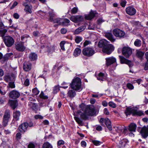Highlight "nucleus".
<instances>
[{"mask_svg":"<svg viewBox=\"0 0 148 148\" xmlns=\"http://www.w3.org/2000/svg\"><path fill=\"white\" fill-rule=\"evenodd\" d=\"M28 148H35V145L33 143H30L28 145Z\"/></svg>","mask_w":148,"mask_h":148,"instance_id":"nucleus-62","label":"nucleus"},{"mask_svg":"<svg viewBox=\"0 0 148 148\" xmlns=\"http://www.w3.org/2000/svg\"><path fill=\"white\" fill-rule=\"evenodd\" d=\"M21 115V112L20 111H14L13 113V117L16 120L19 119V118Z\"/></svg>","mask_w":148,"mask_h":148,"instance_id":"nucleus-25","label":"nucleus"},{"mask_svg":"<svg viewBox=\"0 0 148 148\" xmlns=\"http://www.w3.org/2000/svg\"><path fill=\"white\" fill-rule=\"evenodd\" d=\"M136 125L135 123H131L129 126L128 130L130 132H135L136 131Z\"/></svg>","mask_w":148,"mask_h":148,"instance_id":"nucleus-27","label":"nucleus"},{"mask_svg":"<svg viewBox=\"0 0 148 148\" xmlns=\"http://www.w3.org/2000/svg\"><path fill=\"white\" fill-rule=\"evenodd\" d=\"M104 74L102 72L100 73L97 77V79L98 80L103 81L104 79Z\"/></svg>","mask_w":148,"mask_h":148,"instance_id":"nucleus-43","label":"nucleus"},{"mask_svg":"<svg viewBox=\"0 0 148 148\" xmlns=\"http://www.w3.org/2000/svg\"><path fill=\"white\" fill-rule=\"evenodd\" d=\"M29 37V35L27 34H24L21 36V40L23 41L25 39Z\"/></svg>","mask_w":148,"mask_h":148,"instance_id":"nucleus-60","label":"nucleus"},{"mask_svg":"<svg viewBox=\"0 0 148 148\" xmlns=\"http://www.w3.org/2000/svg\"><path fill=\"white\" fill-rule=\"evenodd\" d=\"M121 62L122 64H125V62L127 59H126L124 57L122 56H119Z\"/></svg>","mask_w":148,"mask_h":148,"instance_id":"nucleus-48","label":"nucleus"},{"mask_svg":"<svg viewBox=\"0 0 148 148\" xmlns=\"http://www.w3.org/2000/svg\"><path fill=\"white\" fill-rule=\"evenodd\" d=\"M65 44V42L64 41H61L60 44V46L61 49L63 50H65V48L64 47V45Z\"/></svg>","mask_w":148,"mask_h":148,"instance_id":"nucleus-55","label":"nucleus"},{"mask_svg":"<svg viewBox=\"0 0 148 148\" xmlns=\"http://www.w3.org/2000/svg\"><path fill=\"white\" fill-rule=\"evenodd\" d=\"M82 53L84 56L90 57L94 54L95 51L92 47H86L83 49Z\"/></svg>","mask_w":148,"mask_h":148,"instance_id":"nucleus-5","label":"nucleus"},{"mask_svg":"<svg viewBox=\"0 0 148 148\" xmlns=\"http://www.w3.org/2000/svg\"><path fill=\"white\" fill-rule=\"evenodd\" d=\"M105 36L112 42H114L115 40V39L114 38L112 34L110 33H106L105 34Z\"/></svg>","mask_w":148,"mask_h":148,"instance_id":"nucleus-22","label":"nucleus"},{"mask_svg":"<svg viewBox=\"0 0 148 148\" xmlns=\"http://www.w3.org/2000/svg\"><path fill=\"white\" fill-rule=\"evenodd\" d=\"M95 110V108L92 106H88L85 109L87 115L91 116L95 115L96 112Z\"/></svg>","mask_w":148,"mask_h":148,"instance_id":"nucleus-11","label":"nucleus"},{"mask_svg":"<svg viewBox=\"0 0 148 148\" xmlns=\"http://www.w3.org/2000/svg\"><path fill=\"white\" fill-rule=\"evenodd\" d=\"M43 148H53L52 146L48 142L45 143L43 145Z\"/></svg>","mask_w":148,"mask_h":148,"instance_id":"nucleus-44","label":"nucleus"},{"mask_svg":"<svg viewBox=\"0 0 148 148\" xmlns=\"http://www.w3.org/2000/svg\"><path fill=\"white\" fill-rule=\"evenodd\" d=\"M64 144V142L62 140H59L57 143V146L58 148H60L62 145H63Z\"/></svg>","mask_w":148,"mask_h":148,"instance_id":"nucleus-50","label":"nucleus"},{"mask_svg":"<svg viewBox=\"0 0 148 148\" xmlns=\"http://www.w3.org/2000/svg\"><path fill=\"white\" fill-rule=\"evenodd\" d=\"M109 43V42L106 40L102 39L99 41L98 44V46L99 48L103 49Z\"/></svg>","mask_w":148,"mask_h":148,"instance_id":"nucleus-20","label":"nucleus"},{"mask_svg":"<svg viewBox=\"0 0 148 148\" xmlns=\"http://www.w3.org/2000/svg\"><path fill=\"white\" fill-rule=\"evenodd\" d=\"M82 40V38L79 36H76L75 37V41L77 43H79L81 42Z\"/></svg>","mask_w":148,"mask_h":148,"instance_id":"nucleus-46","label":"nucleus"},{"mask_svg":"<svg viewBox=\"0 0 148 148\" xmlns=\"http://www.w3.org/2000/svg\"><path fill=\"white\" fill-rule=\"evenodd\" d=\"M17 73L16 71H13L10 73V76L12 81H15L16 76Z\"/></svg>","mask_w":148,"mask_h":148,"instance_id":"nucleus-33","label":"nucleus"},{"mask_svg":"<svg viewBox=\"0 0 148 148\" xmlns=\"http://www.w3.org/2000/svg\"><path fill=\"white\" fill-rule=\"evenodd\" d=\"M49 14V21L50 22H52V20L54 19L53 17L55 16V14L53 10H51L48 12Z\"/></svg>","mask_w":148,"mask_h":148,"instance_id":"nucleus-28","label":"nucleus"},{"mask_svg":"<svg viewBox=\"0 0 148 148\" xmlns=\"http://www.w3.org/2000/svg\"><path fill=\"white\" fill-rule=\"evenodd\" d=\"M74 119L78 124L80 125L81 126L83 125L82 121L79 118L76 116H75L74 117Z\"/></svg>","mask_w":148,"mask_h":148,"instance_id":"nucleus-41","label":"nucleus"},{"mask_svg":"<svg viewBox=\"0 0 148 148\" xmlns=\"http://www.w3.org/2000/svg\"><path fill=\"white\" fill-rule=\"evenodd\" d=\"M29 106H30L33 110H36L37 109L38 105L37 103L30 102L28 103Z\"/></svg>","mask_w":148,"mask_h":148,"instance_id":"nucleus-30","label":"nucleus"},{"mask_svg":"<svg viewBox=\"0 0 148 148\" xmlns=\"http://www.w3.org/2000/svg\"><path fill=\"white\" fill-rule=\"evenodd\" d=\"M67 29L65 28H62L61 29V33L62 34H65L67 32Z\"/></svg>","mask_w":148,"mask_h":148,"instance_id":"nucleus-63","label":"nucleus"},{"mask_svg":"<svg viewBox=\"0 0 148 148\" xmlns=\"http://www.w3.org/2000/svg\"><path fill=\"white\" fill-rule=\"evenodd\" d=\"M109 106L113 108H115L116 107V104L113 102L110 101L109 103Z\"/></svg>","mask_w":148,"mask_h":148,"instance_id":"nucleus-58","label":"nucleus"},{"mask_svg":"<svg viewBox=\"0 0 148 148\" xmlns=\"http://www.w3.org/2000/svg\"><path fill=\"white\" fill-rule=\"evenodd\" d=\"M10 105L13 109H14L18 105L17 102L16 100L12 101L10 102Z\"/></svg>","mask_w":148,"mask_h":148,"instance_id":"nucleus-35","label":"nucleus"},{"mask_svg":"<svg viewBox=\"0 0 148 148\" xmlns=\"http://www.w3.org/2000/svg\"><path fill=\"white\" fill-rule=\"evenodd\" d=\"M10 117L11 113L10 110H6L3 116L2 122L4 127H5L7 126Z\"/></svg>","mask_w":148,"mask_h":148,"instance_id":"nucleus-3","label":"nucleus"},{"mask_svg":"<svg viewBox=\"0 0 148 148\" xmlns=\"http://www.w3.org/2000/svg\"><path fill=\"white\" fill-rule=\"evenodd\" d=\"M23 5L25 7L24 10L26 13L31 14L32 13V6L31 5H28L26 2L23 3Z\"/></svg>","mask_w":148,"mask_h":148,"instance_id":"nucleus-18","label":"nucleus"},{"mask_svg":"<svg viewBox=\"0 0 148 148\" xmlns=\"http://www.w3.org/2000/svg\"><path fill=\"white\" fill-rule=\"evenodd\" d=\"M59 90L60 89L59 86H55L53 88V94H56L59 92Z\"/></svg>","mask_w":148,"mask_h":148,"instance_id":"nucleus-47","label":"nucleus"},{"mask_svg":"<svg viewBox=\"0 0 148 148\" xmlns=\"http://www.w3.org/2000/svg\"><path fill=\"white\" fill-rule=\"evenodd\" d=\"M86 24H84L82 26H81L76 29L75 31L74 34H78L82 31H84L86 27Z\"/></svg>","mask_w":148,"mask_h":148,"instance_id":"nucleus-21","label":"nucleus"},{"mask_svg":"<svg viewBox=\"0 0 148 148\" xmlns=\"http://www.w3.org/2000/svg\"><path fill=\"white\" fill-rule=\"evenodd\" d=\"M15 81H12L8 83L7 87L8 88H14L15 87V85L14 84Z\"/></svg>","mask_w":148,"mask_h":148,"instance_id":"nucleus-39","label":"nucleus"},{"mask_svg":"<svg viewBox=\"0 0 148 148\" xmlns=\"http://www.w3.org/2000/svg\"><path fill=\"white\" fill-rule=\"evenodd\" d=\"M39 106L41 107H44L46 106V101H42L40 102L39 103Z\"/></svg>","mask_w":148,"mask_h":148,"instance_id":"nucleus-56","label":"nucleus"},{"mask_svg":"<svg viewBox=\"0 0 148 148\" xmlns=\"http://www.w3.org/2000/svg\"><path fill=\"white\" fill-rule=\"evenodd\" d=\"M125 64H127L130 67L132 66L133 65L131 61L128 60H127Z\"/></svg>","mask_w":148,"mask_h":148,"instance_id":"nucleus-57","label":"nucleus"},{"mask_svg":"<svg viewBox=\"0 0 148 148\" xmlns=\"http://www.w3.org/2000/svg\"><path fill=\"white\" fill-rule=\"evenodd\" d=\"M77 8L76 7H74L71 10V13L72 14H74L77 13Z\"/></svg>","mask_w":148,"mask_h":148,"instance_id":"nucleus-53","label":"nucleus"},{"mask_svg":"<svg viewBox=\"0 0 148 148\" xmlns=\"http://www.w3.org/2000/svg\"><path fill=\"white\" fill-rule=\"evenodd\" d=\"M32 92L33 94L32 96H34V95H38L40 91L36 88H35L32 89Z\"/></svg>","mask_w":148,"mask_h":148,"instance_id":"nucleus-45","label":"nucleus"},{"mask_svg":"<svg viewBox=\"0 0 148 148\" xmlns=\"http://www.w3.org/2000/svg\"><path fill=\"white\" fill-rule=\"evenodd\" d=\"M34 118L36 119H43V117L40 115H35L34 116Z\"/></svg>","mask_w":148,"mask_h":148,"instance_id":"nucleus-61","label":"nucleus"},{"mask_svg":"<svg viewBox=\"0 0 148 148\" xmlns=\"http://www.w3.org/2000/svg\"><path fill=\"white\" fill-rule=\"evenodd\" d=\"M92 142L96 146L100 145L102 143L101 142L97 140H92Z\"/></svg>","mask_w":148,"mask_h":148,"instance_id":"nucleus-49","label":"nucleus"},{"mask_svg":"<svg viewBox=\"0 0 148 148\" xmlns=\"http://www.w3.org/2000/svg\"><path fill=\"white\" fill-rule=\"evenodd\" d=\"M96 14V11L91 10L88 15L85 16V18L88 20H91L94 17Z\"/></svg>","mask_w":148,"mask_h":148,"instance_id":"nucleus-19","label":"nucleus"},{"mask_svg":"<svg viewBox=\"0 0 148 148\" xmlns=\"http://www.w3.org/2000/svg\"><path fill=\"white\" fill-rule=\"evenodd\" d=\"M15 47L16 50L21 52L24 51L26 49L24 42L22 41L16 42Z\"/></svg>","mask_w":148,"mask_h":148,"instance_id":"nucleus-8","label":"nucleus"},{"mask_svg":"<svg viewBox=\"0 0 148 148\" xmlns=\"http://www.w3.org/2000/svg\"><path fill=\"white\" fill-rule=\"evenodd\" d=\"M3 40L6 46L8 47H11L14 42V39L10 36H6L4 37Z\"/></svg>","mask_w":148,"mask_h":148,"instance_id":"nucleus-6","label":"nucleus"},{"mask_svg":"<svg viewBox=\"0 0 148 148\" xmlns=\"http://www.w3.org/2000/svg\"><path fill=\"white\" fill-rule=\"evenodd\" d=\"M134 44L136 47H140L141 45V41L140 40L137 39L134 41Z\"/></svg>","mask_w":148,"mask_h":148,"instance_id":"nucleus-38","label":"nucleus"},{"mask_svg":"<svg viewBox=\"0 0 148 148\" xmlns=\"http://www.w3.org/2000/svg\"><path fill=\"white\" fill-rule=\"evenodd\" d=\"M122 52L124 56L127 58H128L132 54V50L129 47H124L122 49Z\"/></svg>","mask_w":148,"mask_h":148,"instance_id":"nucleus-7","label":"nucleus"},{"mask_svg":"<svg viewBox=\"0 0 148 148\" xmlns=\"http://www.w3.org/2000/svg\"><path fill=\"white\" fill-rule=\"evenodd\" d=\"M55 45L50 46V47H47V52L48 54H51L54 52L55 50Z\"/></svg>","mask_w":148,"mask_h":148,"instance_id":"nucleus-32","label":"nucleus"},{"mask_svg":"<svg viewBox=\"0 0 148 148\" xmlns=\"http://www.w3.org/2000/svg\"><path fill=\"white\" fill-rule=\"evenodd\" d=\"M127 2L125 0H121L120 4L122 7H124L125 6Z\"/></svg>","mask_w":148,"mask_h":148,"instance_id":"nucleus-59","label":"nucleus"},{"mask_svg":"<svg viewBox=\"0 0 148 148\" xmlns=\"http://www.w3.org/2000/svg\"><path fill=\"white\" fill-rule=\"evenodd\" d=\"M40 97L42 99H46L48 98V97L47 95H45L43 91L41 92L39 95Z\"/></svg>","mask_w":148,"mask_h":148,"instance_id":"nucleus-40","label":"nucleus"},{"mask_svg":"<svg viewBox=\"0 0 148 148\" xmlns=\"http://www.w3.org/2000/svg\"><path fill=\"white\" fill-rule=\"evenodd\" d=\"M8 96L10 99H16L20 96V94L18 91L15 90H13L9 93Z\"/></svg>","mask_w":148,"mask_h":148,"instance_id":"nucleus-10","label":"nucleus"},{"mask_svg":"<svg viewBox=\"0 0 148 148\" xmlns=\"http://www.w3.org/2000/svg\"><path fill=\"white\" fill-rule=\"evenodd\" d=\"M29 58L31 60H34L37 59V56L35 53H32L29 54Z\"/></svg>","mask_w":148,"mask_h":148,"instance_id":"nucleus-31","label":"nucleus"},{"mask_svg":"<svg viewBox=\"0 0 148 148\" xmlns=\"http://www.w3.org/2000/svg\"><path fill=\"white\" fill-rule=\"evenodd\" d=\"M144 54V53L141 51L138 50L136 51V56L141 60H143Z\"/></svg>","mask_w":148,"mask_h":148,"instance_id":"nucleus-26","label":"nucleus"},{"mask_svg":"<svg viewBox=\"0 0 148 148\" xmlns=\"http://www.w3.org/2000/svg\"><path fill=\"white\" fill-rule=\"evenodd\" d=\"M88 116H89L87 115V114L85 110V112L81 114L80 115L81 118L85 120H86L88 119Z\"/></svg>","mask_w":148,"mask_h":148,"instance_id":"nucleus-36","label":"nucleus"},{"mask_svg":"<svg viewBox=\"0 0 148 148\" xmlns=\"http://www.w3.org/2000/svg\"><path fill=\"white\" fill-rule=\"evenodd\" d=\"M21 134L20 132L17 133L16 135V138L17 140H19L21 138Z\"/></svg>","mask_w":148,"mask_h":148,"instance_id":"nucleus-54","label":"nucleus"},{"mask_svg":"<svg viewBox=\"0 0 148 148\" xmlns=\"http://www.w3.org/2000/svg\"><path fill=\"white\" fill-rule=\"evenodd\" d=\"M4 79L7 82H8L10 81H12L9 75H5L4 77Z\"/></svg>","mask_w":148,"mask_h":148,"instance_id":"nucleus-51","label":"nucleus"},{"mask_svg":"<svg viewBox=\"0 0 148 148\" xmlns=\"http://www.w3.org/2000/svg\"><path fill=\"white\" fill-rule=\"evenodd\" d=\"M141 136L144 138H146L148 136V126H144L142 127L140 132Z\"/></svg>","mask_w":148,"mask_h":148,"instance_id":"nucleus-12","label":"nucleus"},{"mask_svg":"<svg viewBox=\"0 0 148 148\" xmlns=\"http://www.w3.org/2000/svg\"><path fill=\"white\" fill-rule=\"evenodd\" d=\"M74 90H70L67 93L68 97L70 98L74 97L76 95V92Z\"/></svg>","mask_w":148,"mask_h":148,"instance_id":"nucleus-23","label":"nucleus"},{"mask_svg":"<svg viewBox=\"0 0 148 148\" xmlns=\"http://www.w3.org/2000/svg\"><path fill=\"white\" fill-rule=\"evenodd\" d=\"M106 65L107 66H108L115 63L116 61V59L113 57L106 58Z\"/></svg>","mask_w":148,"mask_h":148,"instance_id":"nucleus-15","label":"nucleus"},{"mask_svg":"<svg viewBox=\"0 0 148 148\" xmlns=\"http://www.w3.org/2000/svg\"><path fill=\"white\" fill-rule=\"evenodd\" d=\"M7 31V30L4 28L0 29V34L1 36L3 37Z\"/></svg>","mask_w":148,"mask_h":148,"instance_id":"nucleus-42","label":"nucleus"},{"mask_svg":"<svg viewBox=\"0 0 148 148\" xmlns=\"http://www.w3.org/2000/svg\"><path fill=\"white\" fill-rule=\"evenodd\" d=\"M61 25L63 26H66L69 25L70 20L67 18H62Z\"/></svg>","mask_w":148,"mask_h":148,"instance_id":"nucleus-29","label":"nucleus"},{"mask_svg":"<svg viewBox=\"0 0 148 148\" xmlns=\"http://www.w3.org/2000/svg\"><path fill=\"white\" fill-rule=\"evenodd\" d=\"M126 87L128 89L130 90H133L134 88L133 85L130 83H127L126 84Z\"/></svg>","mask_w":148,"mask_h":148,"instance_id":"nucleus-52","label":"nucleus"},{"mask_svg":"<svg viewBox=\"0 0 148 148\" xmlns=\"http://www.w3.org/2000/svg\"><path fill=\"white\" fill-rule=\"evenodd\" d=\"M81 51V50L80 49L76 48L74 50V55L75 56H77L80 54Z\"/></svg>","mask_w":148,"mask_h":148,"instance_id":"nucleus-37","label":"nucleus"},{"mask_svg":"<svg viewBox=\"0 0 148 148\" xmlns=\"http://www.w3.org/2000/svg\"><path fill=\"white\" fill-rule=\"evenodd\" d=\"M114 47L111 44L109 43L102 49L103 52L108 55L110 54L114 51Z\"/></svg>","mask_w":148,"mask_h":148,"instance_id":"nucleus-9","label":"nucleus"},{"mask_svg":"<svg viewBox=\"0 0 148 148\" xmlns=\"http://www.w3.org/2000/svg\"><path fill=\"white\" fill-rule=\"evenodd\" d=\"M28 126V123L27 122H25L21 124L18 127L21 133H24L27 130Z\"/></svg>","mask_w":148,"mask_h":148,"instance_id":"nucleus-16","label":"nucleus"},{"mask_svg":"<svg viewBox=\"0 0 148 148\" xmlns=\"http://www.w3.org/2000/svg\"><path fill=\"white\" fill-rule=\"evenodd\" d=\"M81 85V79L78 77L74 78L70 84V86L72 89L78 92L80 91L82 89Z\"/></svg>","mask_w":148,"mask_h":148,"instance_id":"nucleus-1","label":"nucleus"},{"mask_svg":"<svg viewBox=\"0 0 148 148\" xmlns=\"http://www.w3.org/2000/svg\"><path fill=\"white\" fill-rule=\"evenodd\" d=\"M70 19L75 23H77L83 21L84 17L83 16L80 15L72 16L71 17Z\"/></svg>","mask_w":148,"mask_h":148,"instance_id":"nucleus-14","label":"nucleus"},{"mask_svg":"<svg viewBox=\"0 0 148 148\" xmlns=\"http://www.w3.org/2000/svg\"><path fill=\"white\" fill-rule=\"evenodd\" d=\"M105 122V124L109 130L110 131L112 130V128L111 123L110 120L108 119H106Z\"/></svg>","mask_w":148,"mask_h":148,"instance_id":"nucleus-24","label":"nucleus"},{"mask_svg":"<svg viewBox=\"0 0 148 148\" xmlns=\"http://www.w3.org/2000/svg\"><path fill=\"white\" fill-rule=\"evenodd\" d=\"M42 123L44 125H47L49 124V123L48 120H45L43 121Z\"/></svg>","mask_w":148,"mask_h":148,"instance_id":"nucleus-64","label":"nucleus"},{"mask_svg":"<svg viewBox=\"0 0 148 148\" xmlns=\"http://www.w3.org/2000/svg\"><path fill=\"white\" fill-rule=\"evenodd\" d=\"M32 64L29 62H25L23 64V69L26 71H30L31 69Z\"/></svg>","mask_w":148,"mask_h":148,"instance_id":"nucleus-17","label":"nucleus"},{"mask_svg":"<svg viewBox=\"0 0 148 148\" xmlns=\"http://www.w3.org/2000/svg\"><path fill=\"white\" fill-rule=\"evenodd\" d=\"M125 12L127 14L130 16H133L136 13V9L133 7L130 6L126 8Z\"/></svg>","mask_w":148,"mask_h":148,"instance_id":"nucleus-13","label":"nucleus"},{"mask_svg":"<svg viewBox=\"0 0 148 148\" xmlns=\"http://www.w3.org/2000/svg\"><path fill=\"white\" fill-rule=\"evenodd\" d=\"M126 115L127 116L132 114L133 116L138 115L141 116L144 114L142 111H138L134 108H127L125 112Z\"/></svg>","mask_w":148,"mask_h":148,"instance_id":"nucleus-2","label":"nucleus"},{"mask_svg":"<svg viewBox=\"0 0 148 148\" xmlns=\"http://www.w3.org/2000/svg\"><path fill=\"white\" fill-rule=\"evenodd\" d=\"M62 18H54L52 22H53L54 23H56L58 25H61Z\"/></svg>","mask_w":148,"mask_h":148,"instance_id":"nucleus-34","label":"nucleus"},{"mask_svg":"<svg viewBox=\"0 0 148 148\" xmlns=\"http://www.w3.org/2000/svg\"><path fill=\"white\" fill-rule=\"evenodd\" d=\"M113 33L115 37L119 38H124L125 34V32L123 31L118 28L113 29Z\"/></svg>","mask_w":148,"mask_h":148,"instance_id":"nucleus-4","label":"nucleus"}]
</instances>
